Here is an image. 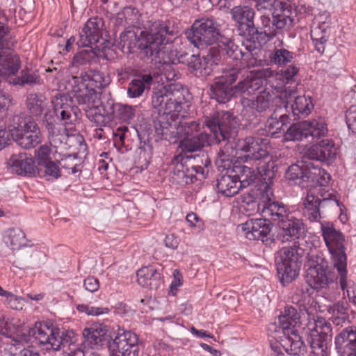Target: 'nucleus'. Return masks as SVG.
Wrapping results in <instances>:
<instances>
[{"label":"nucleus","mask_w":356,"mask_h":356,"mask_svg":"<svg viewBox=\"0 0 356 356\" xmlns=\"http://www.w3.org/2000/svg\"><path fill=\"white\" fill-rule=\"evenodd\" d=\"M266 81L261 71L248 72L243 67H233L226 69L211 85L210 96L219 104H225L237 95H254Z\"/></svg>","instance_id":"obj_1"},{"label":"nucleus","mask_w":356,"mask_h":356,"mask_svg":"<svg viewBox=\"0 0 356 356\" xmlns=\"http://www.w3.org/2000/svg\"><path fill=\"white\" fill-rule=\"evenodd\" d=\"M173 30L169 22L156 20L151 22L147 29L140 31L138 49L151 63H160V58L166 54L165 44L168 42V35H172Z\"/></svg>","instance_id":"obj_2"},{"label":"nucleus","mask_w":356,"mask_h":356,"mask_svg":"<svg viewBox=\"0 0 356 356\" xmlns=\"http://www.w3.org/2000/svg\"><path fill=\"white\" fill-rule=\"evenodd\" d=\"M323 239L331 256L334 268L339 276L340 286H346L347 255L346 253V237L343 233L329 221L321 222Z\"/></svg>","instance_id":"obj_3"},{"label":"nucleus","mask_w":356,"mask_h":356,"mask_svg":"<svg viewBox=\"0 0 356 356\" xmlns=\"http://www.w3.org/2000/svg\"><path fill=\"white\" fill-rule=\"evenodd\" d=\"M188 40L199 49L208 46L222 50V38L227 37L219 31V24L213 17L196 19L191 28L185 31Z\"/></svg>","instance_id":"obj_4"},{"label":"nucleus","mask_w":356,"mask_h":356,"mask_svg":"<svg viewBox=\"0 0 356 356\" xmlns=\"http://www.w3.org/2000/svg\"><path fill=\"white\" fill-rule=\"evenodd\" d=\"M307 261L305 280L309 286L321 290L334 284L337 276L329 266L323 254L319 251L307 253Z\"/></svg>","instance_id":"obj_5"},{"label":"nucleus","mask_w":356,"mask_h":356,"mask_svg":"<svg viewBox=\"0 0 356 356\" xmlns=\"http://www.w3.org/2000/svg\"><path fill=\"white\" fill-rule=\"evenodd\" d=\"M204 124L209 130V134L213 141L216 144L222 141L227 142L223 149H230L232 152L228 143L235 138L237 134L236 121L234 115L229 111H215L205 117Z\"/></svg>","instance_id":"obj_6"},{"label":"nucleus","mask_w":356,"mask_h":356,"mask_svg":"<svg viewBox=\"0 0 356 356\" xmlns=\"http://www.w3.org/2000/svg\"><path fill=\"white\" fill-rule=\"evenodd\" d=\"M152 104L159 115L176 116L188 106L184 90L178 86H162L153 92Z\"/></svg>","instance_id":"obj_7"},{"label":"nucleus","mask_w":356,"mask_h":356,"mask_svg":"<svg viewBox=\"0 0 356 356\" xmlns=\"http://www.w3.org/2000/svg\"><path fill=\"white\" fill-rule=\"evenodd\" d=\"M305 254L299 246L284 247L276 258L277 275L283 285L291 283L299 275L302 259Z\"/></svg>","instance_id":"obj_8"},{"label":"nucleus","mask_w":356,"mask_h":356,"mask_svg":"<svg viewBox=\"0 0 356 356\" xmlns=\"http://www.w3.org/2000/svg\"><path fill=\"white\" fill-rule=\"evenodd\" d=\"M282 12L280 8L275 9L272 12V19L269 15H262L261 25L256 27L259 29L258 36L264 34L270 40L277 34L289 33L296 24L297 12Z\"/></svg>","instance_id":"obj_9"},{"label":"nucleus","mask_w":356,"mask_h":356,"mask_svg":"<svg viewBox=\"0 0 356 356\" xmlns=\"http://www.w3.org/2000/svg\"><path fill=\"white\" fill-rule=\"evenodd\" d=\"M8 129L13 140L24 149L34 148L41 143V133L34 121L25 122L22 117L14 115Z\"/></svg>","instance_id":"obj_10"},{"label":"nucleus","mask_w":356,"mask_h":356,"mask_svg":"<svg viewBox=\"0 0 356 356\" xmlns=\"http://www.w3.org/2000/svg\"><path fill=\"white\" fill-rule=\"evenodd\" d=\"M73 88L72 92L73 97L79 105H86L88 111H86V115L91 121L97 124H101L103 120V115L98 113V104L101 92L94 90L86 85V83L81 81L79 77L73 76Z\"/></svg>","instance_id":"obj_11"},{"label":"nucleus","mask_w":356,"mask_h":356,"mask_svg":"<svg viewBox=\"0 0 356 356\" xmlns=\"http://www.w3.org/2000/svg\"><path fill=\"white\" fill-rule=\"evenodd\" d=\"M222 49L220 50L216 47H211L206 55L200 57L198 55L188 53H180L177 56L179 63H186L190 69L201 76H209L213 71V67L221 60Z\"/></svg>","instance_id":"obj_12"},{"label":"nucleus","mask_w":356,"mask_h":356,"mask_svg":"<svg viewBox=\"0 0 356 356\" xmlns=\"http://www.w3.org/2000/svg\"><path fill=\"white\" fill-rule=\"evenodd\" d=\"M16 42L8 26V32L0 39V76L9 78L15 76L21 67L19 57L10 51Z\"/></svg>","instance_id":"obj_13"},{"label":"nucleus","mask_w":356,"mask_h":356,"mask_svg":"<svg viewBox=\"0 0 356 356\" xmlns=\"http://www.w3.org/2000/svg\"><path fill=\"white\" fill-rule=\"evenodd\" d=\"M308 342L313 356H326L327 342L331 340V324L322 317L310 323Z\"/></svg>","instance_id":"obj_14"},{"label":"nucleus","mask_w":356,"mask_h":356,"mask_svg":"<svg viewBox=\"0 0 356 356\" xmlns=\"http://www.w3.org/2000/svg\"><path fill=\"white\" fill-rule=\"evenodd\" d=\"M232 152L227 149H220L218 153V161L223 163V168L226 170L222 172L217 179V188L218 192L227 197H232L237 194L240 190V183L237 181L234 173H232L231 157Z\"/></svg>","instance_id":"obj_15"},{"label":"nucleus","mask_w":356,"mask_h":356,"mask_svg":"<svg viewBox=\"0 0 356 356\" xmlns=\"http://www.w3.org/2000/svg\"><path fill=\"white\" fill-rule=\"evenodd\" d=\"M111 356H138V338L131 331H119L108 343Z\"/></svg>","instance_id":"obj_16"},{"label":"nucleus","mask_w":356,"mask_h":356,"mask_svg":"<svg viewBox=\"0 0 356 356\" xmlns=\"http://www.w3.org/2000/svg\"><path fill=\"white\" fill-rule=\"evenodd\" d=\"M31 332L47 350L58 351L65 346L66 342L62 340L59 329L54 327L52 325H49L47 323L38 322Z\"/></svg>","instance_id":"obj_17"},{"label":"nucleus","mask_w":356,"mask_h":356,"mask_svg":"<svg viewBox=\"0 0 356 356\" xmlns=\"http://www.w3.org/2000/svg\"><path fill=\"white\" fill-rule=\"evenodd\" d=\"M237 148L247 153L241 156V159L244 163H249L268 156L269 140L267 138L248 136L238 140Z\"/></svg>","instance_id":"obj_18"},{"label":"nucleus","mask_w":356,"mask_h":356,"mask_svg":"<svg viewBox=\"0 0 356 356\" xmlns=\"http://www.w3.org/2000/svg\"><path fill=\"white\" fill-rule=\"evenodd\" d=\"M232 19L238 25L241 35L250 37L251 39L257 38L259 29H256L254 18V10L248 6H236L230 10Z\"/></svg>","instance_id":"obj_19"},{"label":"nucleus","mask_w":356,"mask_h":356,"mask_svg":"<svg viewBox=\"0 0 356 356\" xmlns=\"http://www.w3.org/2000/svg\"><path fill=\"white\" fill-rule=\"evenodd\" d=\"M104 22L102 18L94 17L90 18L85 24L76 44L80 47L98 48L97 43L102 38Z\"/></svg>","instance_id":"obj_20"},{"label":"nucleus","mask_w":356,"mask_h":356,"mask_svg":"<svg viewBox=\"0 0 356 356\" xmlns=\"http://www.w3.org/2000/svg\"><path fill=\"white\" fill-rule=\"evenodd\" d=\"M248 38V40L243 42L241 47H238L229 37H222V53L234 60H244L248 62L256 54L254 51H257V47L254 40H258L259 37L257 35V38L254 39Z\"/></svg>","instance_id":"obj_21"},{"label":"nucleus","mask_w":356,"mask_h":356,"mask_svg":"<svg viewBox=\"0 0 356 356\" xmlns=\"http://www.w3.org/2000/svg\"><path fill=\"white\" fill-rule=\"evenodd\" d=\"M262 200V216L269 222L273 221L277 223V225L283 220L286 219L291 213L288 207L282 202L272 201L270 195H273L272 192L268 188L261 194Z\"/></svg>","instance_id":"obj_22"},{"label":"nucleus","mask_w":356,"mask_h":356,"mask_svg":"<svg viewBox=\"0 0 356 356\" xmlns=\"http://www.w3.org/2000/svg\"><path fill=\"white\" fill-rule=\"evenodd\" d=\"M51 104L57 118L65 124H72L80 113L79 108L72 104V97L66 94L57 93L53 97Z\"/></svg>","instance_id":"obj_23"},{"label":"nucleus","mask_w":356,"mask_h":356,"mask_svg":"<svg viewBox=\"0 0 356 356\" xmlns=\"http://www.w3.org/2000/svg\"><path fill=\"white\" fill-rule=\"evenodd\" d=\"M334 343L339 356H356V327L347 326L339 330Z\"/></svg>","instance_id":"obj_24"},{"label":"nucleus","mask_w":356,"mask_h":356,"mask_svg":"<svg viewBox=\"0 0 356 356\" xmlns=\"http://www.w3.org/2000/svg\"><path fill=\"white\" fill-rule=\"evenodd\" d=\"M241 104L243 112H250L253 115L264 114L273 107V95L265 89L259 92L255 98L242 97Z\"/></svg>","instance_id":"obj_25"},{"label":"nucleus","mask_w":356,"mask_h":356,"mask_svg":"<svg viewBox=\"0 0 356 356\" xmlns=\"http://www.w3.org/2000/svg\"><path fill=\"white\" fill-rule=\"evenodd\" d=\"M307 154L312 160L331 163L337 157V148L332 139H323L311 145Z\"/></svg>","instance_id":"obj_26"},{"label":"nucleus","mask_w":356,"mask_h":356,"mask_svg":"<svg viewBox=\"0 0 356 356\" xmlns=\"http://www.w3.org/2000/svg\"><path fill=\"white\" fill-rule=\"evenodd\" d=\"M10 170L21 176H34L37 166L33 156L26 152L13 154L8 161Z\"/></svg>","instance_id":"obj_27"},{"label":"nucleus","mask_w":356,"mask_h":356,"mask_svg":"<svg viewBox=\"0 0 356 356\" xmlns=\"http://www.w3.org/2000/svg\"><path fill=\"white\" fill-rule=\"evenodd\" d=\"M282 111V108L273 111L266 120V131L272 138H278L282 136L284 140L286 126L291 123V119L286 113H280Z\"/></svg>","instance_id":"obj_28"},{"label":"nucleus","mask_w":356,"mask_h":356,"mask_svg":"<svg viewBox=\"0 0 356 356\" xmlns=\"http://www.w3.org/2000/svg\"><path fill=\"white\" fill-rule=\"evenodd\" d=\"M102 106L104 115L109 120L117 119L124 122H130L135 117L136 107L131 105L114 103L111 100Z\"/></svg>","instance_id":"obj_29"},{"label":"nucleus","mask_w":356,"mask_h":356,"mask_svg":"<svg viewBox=\"0 0 356 356\" xmlns=\"http://www.w3.org/2000/svg\"><path fill=\"white\" fill-rule=\"evenodd\" d=\"M242 231L245 236L249 240H261L269 234L271 228L270 222L266 219H250L241 224Z\"/></svg>","instance_id":"obj_30"},{"label":"nucleus","mask_w":356,"mask_h":356,"mask_svg":"<svg viewBox=\"0 0 356 356\" xmlns=\"http://www.w3.org/2000/svg\"><path fill=\"white\" fill-rule=\"evenodd\" d=\"M280 345L289 354L293 356H303L307 352V346L299 334L298 330L282 333L280 337Z\"/></svg>","instance_id":"obj_31"},{"label":"nucleus","mask_w":356,"mask_h":356,"mask_svg":"<svg viewBox=\"0 0 356 356\" xmlns=\"http://www.w3.org/2000/svg\"><path fill=\"white\" fill-rule=\"evenodd\" d=\"M278 227L281 229L280 235L283 242L300 238L305 229L302 220L294 217L291 213L280 222Z\"/></svg>","instance_id":"obj_32"},{"label":"nucleus","mask_w":356,"mask_h":356,"mask_svg":"<svg viewBox=\"0 0 356 356\" xmlns=\"http://www.w3.org/2000/svg\"><path fill=\"white\" fill-rule=\"evenodd\" d=\"M160 60V63H153L156 66V70L149 72L151 74L157 76L159 79V81H154V84L161 83V85H163L165 81H170L177 79L178 74L173 66V60L167 54L161 57Z\"/></svg>","instance_id":"obj_33"},{"label":"nucleus","mask_w":356,"mask_h":356,"mask_svg":"<svg viewBox=\"0 0 356 356\" xmlns=\"http://www.w3.org/2000/svg\"><path fill=\"white\" fill-rule=\"evenodd\" d=\"M312 165L302 161L292 164L286 172V177L293 184L305 187L304 184L310 180Z\"/></svg>","instance_id":"obj_34"},{"label":"nucleus","mask_w":356,"mask_h":356,"mask_svg":"<svg viewBox=\"0 0 356 356\" xmlns=\"http://www.w3.org/2000/svg\"><path fill=\"white\" fill-rule=\"evenodd\" d=\"M138 284L150 289H156L162 284L161 270L153 266H143L137 271Z\"/></svg>","instance_id":"obj_35"},{"label":"nucleus","mask_w":356,"mask_h":356,"mask_svg":"<svg viewBox=\"0 0 356 356\" xmlns=\"http://www.w3.org/2000/svg\"><path fill=\"white\" fill-rule=\"evenodd\" d=\"M154 81H159L157 76L151 73L143 74L132 79L127 88V95L130 98L140 97L145 90H150Z\"/></svg>","instance_id":"obj_36"},{"label":"nucleus","mask_w":356,"mask_h":356,"mask_svg":"<svg viewBox=\"0 0 356 356\" xmlns=\"http://www.w3.org/2000/svg\"><path fill=\"white\" fill-rule=\"evenodd\" d=\"M106 326L102 324H92L83 330L84 343L90 348L98 349L103 345L106 334Z\"/></svg>","instance_id":"obj_37"},{"label":"nucleus","mask_w":356,"mask_h":356,"mask_svg":"<svg viewBox=\"0 0 356 356\" xmlns=\"http://www.w3.org/2000/svg\"><path fill=\"white\" fill-rule=\"evenodd\" d=\"M300 315L293 306H286L284 312L279 316L280 327L282 333L298 330L300 327Z\"/></svg>","instance_id":"obj_38"},{"label":"nucleus","mask_w":356,"mask_h":356,"mask_svg":"<svg viewBox=\"0 0 356 356\" xmlns=\"http://www.w3.org/2000/svg\"><path fill=\"white\" fill-rule=\"evenodd\" d=\"M216 144L208 133H200L188 138H184L180 147L184 152H195L202 149L205 146Z\"/></svg>","instance_id":"obj_39"},{"label":"nucleus","mask_w":356,"mask_h":356,"mask_svg":"<svg viewBox=\"0 0 356 356\" xmlns=\"http://www.w3.org/2000/svg\"><path fill=\"white\" fill-rule=\"evenodd\" d=\"M80 79L86 82L88 86L97 91L108 86L111 82L108 74L98 70L87 71L81 74Z\"/></svg>","instance_id":"obj_40"},{"label":"nucleus","mask_w":356,"mask_h":356,"mask_svg":"<svg viewBox=\"0 0 356 356\" xmlns=\"http://www.w3.org/2000/svg\"><path fill=\"white\" fill-rule=\"evenodd\" d=\"M302 212L303 216L311 222H318L321 218L319 207V197L309 193L305 198Z\"/></svg>","instance_id":"obj_41"},{"label":"nucleus","mask_w":356,"mask_h":356,"mask_svg":"<svg viewBox=\"0 0 356 356\" xmlns=\"http://www.w3.org/2000/svg\"><path fill=\"white\" fill-rule=\"evenodd\" d=\"M232 173H234L237 181L240 183L241 188L248 187L257 177L255 168L253 165L233 164Z\"/></svg>","instance_id":"obj_42"},{"label":"nucleus","mask_w":356,"mask_h":356,"mask_svg":"<svg viewBox=\"0 0 356 356\" xmlns=\"http://www.w3.org/2000/svg\"><path fill=\"white\" fill-rule=\"evenodd\" d=\"M308 137L312 139H321L328 134L327 123L325 118L318 117L305 120Z\"/></svg>","instance_id":"obj_43"},{"label":"nucleus","mask_w":356,"mask_h":356,"mask_svg":"<svg viewBox=\"0 0 356 356\" xmlns=\"http://www.w3.org/2000/svg\"><path fill=\"white\" fill-rule=\"evenodd\" d=\"M266 159H260L253 162L257 175H260L261 179L269 185L272 183L277 170L275 162L272 159L266 161Z\"/></svg>","instance_id":"obj_44"},{"label":"nucleus","mask_w":356,"mask_h":356,"mask_svg":"<svg viewBox=\"0 0 356 356\" xmlns=\"http://www.w3.org/2000/svg\"><path fill=\"white\" fill-rule=\"evenodd\" d=\"M3 240L12 250H19L26 244V235L19 228L12 227L4 232Z\"/></svg>","instance_id":"obj_45"},{"label":"nucleus","mask_w":356,"mask_h":356,"mask_svg":"<svg viewBox=\"0 0 356 356\" xmlns=\"http://www.w3.org/2000/svg\"><path fill=\"white\" fill-rule=\"evenodd\" d=\"M58 163H60L51 160L39 163L36 172L39 177L47 181H54L61 176V171Z\"/></svg>","instance_id":"obj_46"},{"label":"nucleus","mask_w":356,"mask_h":356,"mask_svg":"<svg viewBox=\"0 0 356 356\" xmlns=\"http://www.w3.org/2000/svg\"><path fill=\"white\" fill-rule=\"evenodd\" d=\"M26 103L29 113L38 117L47 108L48 101L42 94L32 93L27 96Z\"/></svg>","instance_id":"obj_47"},{"label":"nucleus","mask_w":356,"mask_h":356,"mask_svg":"<svg viewBox=\"0 0 356 356\" xmlns=\"http://www.w3.org/2000/svg\"><path fill=\"white\" fill-rule=\"evenodd\" d=\"M293 116L298 118H306L314 109V104L309 97L298 96L291 105Z\"/></svg>","instance_id":"obj_48"},{"label":"nucleus","mask_w":356,"mask_h":356,"mask_svg":"<svg viewBox=\"0 0 356 356\" xmlns=\"http://www.w3.org/2000/svg\"><path fill=\"white\" fill-rule=\"evenodd\" d=\"M140 31L138 29L129 28L121 33L119 45L123 51L127 49L130 52L136 46L138 47L139 35L137 33H140Z\"/></svg>","instance_id":"obj_49"},{"label":"nucleus","mask_w":356,"mask_h":356,"mask_svg":"<svg viewBox=\"0 0 356 356\" xmlns=\"http://www.w3.org/2000/svg\"><path fill=\"white\" fill-rule=\"evenodd\" d=\"M305 120L291 124L286 129L284 135V141H300L304 138H308Z\"/></svg>","instance_id":"obj_50"},{"label":"nucleus","mask_w":356,"mask_h":356,"mask_svg":"<svg viewBox=\"0 0 356 356\" xmlns=\"http://www.w3.org/2000/svg\"><path fill=\"white\" fill-rule=\"evenodd\" d=\"M269 58L270 62L275 65L285 66L289 63H293L292 62L295 58V53L290 51L283 47H275L270 54Z\"/></svg>","instance_id":"obj_51"},{"label":"nucleus","mask_w":356,"mask_h":356,"mask_svg":"<svg viewBox=\"0 0 356 356\" xmlns=\"http://www.w3.org/2000/svg\"><path fill=\"white\" fill-rule=\"evenodd\" d=\"M193 160L192 170L196 174L201 175L202 178H206L211 165V159L208 154L205 153L196 154L193 157Z\"/></svg>","instance_id":"obj_52"},{"label":"nucleus","mask_w":356,"mask_h":356,"mask_svg":"<svg viewBox=\"0 0 356 356\" xmlns=\"http://www.w3.org/2000/svg\"><path fill=\"white\" fill-rule=\"evenodd\" d=\"M262 202L258 203L256 197L251 193H245L241 196V209L250 215L254 212H262Z\"/></svg>","instance_id":"obj_53"},{"label":"nucleus","mask_w":356,"mask_h":356,"mask_svg":"<svg viewBox=\"0 0 356 356\" xmlns=\"http://www.w3.org/2000/svg\"><path fill=\"white\" fill-rule=\"evenodd\" d=\"M40 81V77L34 72H30L27 70H23L21 71V75L19 76L11 78L9 80L10 83L13 85L24 86L26 84L33 85L38 83Z\"/></svg>","instance_id":"obj_54"},{"label":"nucleus","mask_w":356,"mask_h":356,"mask_svg":"<svg viewBox=\"0 0 356 356\" xmlns=\"http://www.w3.org/2000/svg\"><path fill=\"white\" fill-rule=\"evenodd\" d=\"M200 129V124L195 120L187 119L179 122L177 128V134L184 138L193 136Z\"/></svg>","instance_id":"obj_55"},{"label":"nucleus","mask_w":356,"mask_h":356,"mask_svg":"<svg viewBox=\"0 0 356 356\" xmlns=\"http://www.w3.org/2000/svg\"><path fill=\"white\" fill-rule=\"evenodd\" d=\"M330 178V175L324 169L316 167L314 165H312L309 181L316 182L320 186H325L328 184Z\"/></svg>","instance_id":"obj_56"},{"label":"nucleus","mask_w":356,"mask_h":356,"mask_svg":"<svg viewBox=\"0 0 356 356\" xmlns=\"http://www.w3.org/2000/svg\"><path fill=\"white\" fill-rule=\"evenodd\" d=\"M348 303L344 301H339L330 305L327 308V312L330 317L343 316V319H348Z\"/></svg>","instance_id":"obj_57"},{"label":"nucleus","mask_w":356,"mask_h":356,"mask_svg":"<svg viewBox=\"0 0 356 356\" xmlns=\"http://www.w3.org/2000/svg\"><path fill=\"white\" fill-rule=\"evenodd\" d=\"M95 57V53L91 49L82 50L76 54L72 59L73 65H83L90 63Z\"/></svg>","instance_id":"obj_58"},{"label":"nucleus","mask_w":356,"mask_h":356,"mask_svg":"<svg viewBox=\"0 0 356 356\" xmlns=\"http://www.w3.org/2000/svg\"><path fill=\"white\" fill-rule=\"evenodd\" d=\"M327 23L322 22V24H318L317 26L312 27L311 30V37L313 40L321 42L322 45L327 41V29L328 28Z\"/></svg>","instance_id":"obj_59"},{"label":"nucleus","mask_w":356,"mask_h":356,"mask_svg":"<svg viewBox=\"0 0 356 356\" xmlns=\"http://www.w3.org/2000/svg\"><path fill=\"white\" fill-rule=\"evenodd\" d=\"M76 309L80 312L95 316L106 314L110 312V309L108 307H93L84 304L78 305L76 306Z\"/></svg>","instance_id":"obj_60"},{"label":"nucleus","mask_w":356,"mask_h":356,"mask_svg":"<svg viewBox=\"0 0 356 356\" xmlns=\"http://www.w3.org/2000/svg\"><path fill=\"white\" fill-rule=\"evenodd\" d=\"M321 196L322 198L319 197V207L321 212L325 209L339 206L340 202L336 195L329 193L327 196L323 195Z\"/></svg>","instance_id":"obj_61"},{"label":"nucleus","mask_w":356,"mask_h":356,"mask_svg":"<svg viewBox=\"0 0 356 356\" xmlns=\"http://www.w3.org/2000/svg\"><path fill=\"white\" fill-rule=\"evenodd\" d=\"M298 72L299 68L293 63L281 70L280 75L283 81L289 83V81H294L295 76L298 74Z\"/></svg>","instance_id":"obj_62"},{"label":"nucleus","mask_w":356,"mask_h":356,"mask_svg":"<svg viewBox=\"0 0 356 356\" xmlns=\"http://www.w3.org/2000/svg\"><path fill=\"white\" fill-rule=\"evenodd\" d=\"M42 252L36 249H30L24 252L20 257V261L22 264H33L37 263Z\"/></svg>","instance_id":"obj_63"},{"label":"nucleus","mask_w":356,"mask_h":356,"mask_svg":"<svg viewBox=\"0 0 356 356\" xmlns=\"http://www.w3.org/2000/svg\"><path fill=\"white\" fill-rule=\"evenodd\" d=\"M47 133L49 143L56 148L63 144L67 139L66 134L60 133L57 129Z\"/></svg>","instance_id":"obj_64"}]
</instances>
